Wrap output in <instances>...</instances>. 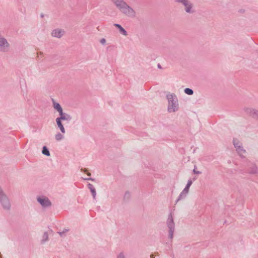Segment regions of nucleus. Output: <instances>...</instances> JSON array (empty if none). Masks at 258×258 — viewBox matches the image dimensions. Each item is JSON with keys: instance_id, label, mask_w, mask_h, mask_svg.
<instances>
[{"instance_id": "nucleus-1", "label": "nucleus", "mask_w": 258, "mask_h": 258, "mask_svg": "<svg viewBox=\"0 0 258 258\" xmlns=\"http://www.w3.org/2000/svg\"><path fill=\"white\" fill-rule=\"evenodd\" d=\"M120 10L128 16H135V12L122 0H113Z\"/></svg>"}, {"instance_id": "nucleus-2", "label": "nucleus", "mask_w": 258, "mask_h": 258, "mask_svg": "<svg viewBox=\"0 0 258 258\" xmlns=\"http://www.w3.org/2000/svg\"><path fill=\"white\" fill-rule=\"evenodd\" d=\"M167 99L169 102L168 111L169 112H175L178 109V103L176 97L172 94L167 95Z\"/></svg>"}, {"instance_id": "nucleus-3", "label": "nucleus", "mask_w": 258, "mask_h": 258, "mask_svg": "<svg viewBox=\"0 0 258 258\" xmlns=\"http://www.w3.org/2000/svg\"><path fill=\"white\" fill-rule=\"evenodd\" d=\"M233 144L236 148V150L239 155L241 157H244L246 155V152L243 149L240 145V143L237 139L233 140Z\"/></svg>"}, {"instance_id": "nucleus-4", "label": "nucleus", "mask_w": 258, "mask_h": 258, "mask_svg": "<svg viewBox=\"0 0 258 258\" xmlns=\"http://www.w3.org/2000/svg\"><path fill=\"white\" fill-rule=\"evenodd\" d=\"M9 46V44L6 39L0 37V51H5Z\"/></svg>"}, {"instance_id": "nucleus-5", "label": "nucleus", "mask_w": 258, "mask_h": 258, "mask_svg": "<svg viewBox=\"0 0 258 258\" xmlns=\"http://www.w3.org/2000/svg\"><path fill=\"white\" fill-rule=\"evenodd\" d=\"M63 34L64 31L60 29H54L51 32V35L57 38H60Z\"/></svg>"}, {"instance_id": "nucleus-6", "label": "nucleus", "mask_w": 258, "mask_h": 258, "mask_svg": "<svg viewBox=\"0 0 258 258\" xmlns=\"http://www.w3.org/2000/svg\"><path fill=\"white\" fill-rule=\"evenodd\" d=\"M38 202L43 207H47L51 205V203L46 198H38Z\"/></svg>"}, {"instance_id": "nucleus-7", "label": "nucleus", "mask_w": 258, "mask_h": 258, "mask_svg": "<svg viewBox=\"0 0 258 258\" xmlns=\"http://www.w3.org/2000/svg\"><path fill=\"white\" fill-rule=\"evenodd\" d=\"M179 2L182 3L185 7L186 12H191L190 9L192 8L191 5L187 0H179Z\"/></svg>"}, {"instance_id": "nucleus-8", "label": "nucleus", "mask_w": 258, "mask_h": 258, "mask_svg": "<svg viewBox=\"0 0 258 258\" xmlns=\"http://www.w3.org/2000/svg\"><path fill=\"white\" fill-rule=\"evenodd\" d=\"M59 115L60 117L57 118H59L60 120H70L71 118L70 115L63 113V111L62 112V113H60Z\"/></svg>"}, {"instance_id": "nucleus-9", "label": "nucleus", "mask_w": 258, "mask_h": 258, "mask_svg": "<svg viewBox=\"0 0 258 258\" xmlns=\"http://www.w3.org/2000/svg\"><path fill=\"white\" fill-rule=\"evenodd\" d=\"M56 122L58 127L60 129L61 133L63 134L65 133L66 131H65V129L61 123V120H60L59 118H57L56 119Z\"/></svg>"}, {"instance_id": "nucleus-10", "label": "nucleus", "mask_w": 258, "mask_h": 258, "mask_svg": "<svg viewBox=\"0 0 258 258\" xmlns=\"http://www.w3.org/2000/svg\"><path fill=\"white\" fill-rule=\"evenodd\" d=\"M114 26L118 28L119 30V32L122 34H123V35L124 36H126L127 35V32L124 29V28H123L121 25H119V24H114Z\"/></svg>"}, {"instance_id": "nucleus-11", "label": "nucleus", "mask_w": 258, "mask_h": 258, "mask_svg": "<svg viewBox=\"0 0 258 258\" xmlns=\"http://www.w3.org/2000/svg\"><path fill=\"white\" fill-rule=\"evenodd\" d=\"M53 106H54V108L56 110H57V111L59 112V113H62V109L61 107L60 106V105H59V103H53Z\"/></svg>"}, {"instance_id": "nucleus-12", "label": "nucleus", "mask_w": 258, "mask_h": 258, "mask_svg": "<svg viewBox=\"0 0 258 258\" xmlns=\"http://www.w3.org/2000/svg\"><path fill=\"white\" fill-rule=\"evenodd\" d=\"M168 226L169 228L170 229V232L172 233L173 231H171V229L173 227V223L172 217H171L170 219H168Z\"/></svg>"}, {"instance_id": "nucleus-13", "label": "nucleus", "mask_w": 258, "mask_h": 258, "mask_svg": "<svg viewBox=\"0 0 258 258\" xmlns=\"http://www.w3.org/2000/svg\"><path fill=\"white\" fill-rule=\"evenodd\" d=\"M191 184H192V181L190 180H188L187 184L186 187H185V188L184 189L183 191L187 192L188 191L189 188L190 186V185H191Z\"/></svg>"}, {"instance_id": "nucleus-14", "label": "nucleus", "mask_w": 258, "mask_h": 258, "mask_svg": "<svg viewBox=\"0 0 258 258\" xmlns=\"http://www.w3.org/2000/svg\"><path fill=\"white\" fill-rule=\"evenodd\" d=\"M42 153L44 155H45L46 156H49L50 155L49 152V151L48 150V149H47V148L46 147H44L43 148Z\"/></svg>"}, {"instance_id": "nucleus-15", "label": "nucleus", "mask_w": 258, "mask_h": 258, "mask_svg": "<svg viewBox=\"0 0 258 258\" xmlns=\"http://www.w3.org/2000/svg\"><path fill=\"white\" fill-rule=\"evenodd\" d=\"M55 138L56 140L60 141L63 138V136L61 134L58 133L55 135Z\"/></svg>"}, {"instance_id": "nucleus-16", "label": "nucleus", "mask_w": 258, "mask_h": 258, "mask_svg": "<svg viewBox=\"0 0 258 258\" xmlns=\"http://www.w3.org/2000/svg\"><path fill=\"white\" fill-rule=\"evenodd\" d=\"M184 92L188 95H192L193 94V91L189 88H186L184 90Z\"/></svg>"}, {"instance_id": "nucleus-17", "label": "nucleus", "mask_w": 258, "mask_h": 258, "mask_svg": "<svg viewBox=\"0 0 258 258\" xmlns=\"http://www.w3.org/2000/svg\"><path fill=\"white\" fill-rule=\"evenodd\" d=\"M100 42L101 44H104L106 43V40L104 38H102Z\"/></svg>"}, {"instance_id": "nucleus-18", "label": "nucleus", "mask_w": 258, "mask_h": 258, "mask_svg": "<svg viewBox=\"0 0 258 258\" xmlns=\"http://www.w3.org/2000/svg\"><path fill=\"white\" fill-rule=\"evenodd\" d=\"M193 171L195 174H200L201 173V172L200 171L196 170L195 168L194 169Z\"/></svg>"}, {"instance_id": "nucleus-19", "label": "nucleus", "mask_w": 258, "mask_h": 258, "mask_svg": "<svg viewBox=\"0 0 258 258\" xmlns=\"http://www.w3.org/2000/svg\"><path fill=\"white\" fill-rule=\"evenodd\" d=\"M91 192L92 193L93 197H95V195H96V192H95V189L91 190Z\"/></svg>"}, {"instance_id": "nucleus-20", "label": "nucleus", "mask_w": 258, "mask_h": 258, "mask_svg": "<svg viewBox=\"0 0 258 258\" xmlns=\"http://www.w3.org/2000/svg\"><path fill=\"white\" fill-rule=\"evenodd\" d=\"M91 192L92 193L93 197H95V195H96V192H95V189L91 190Z\"/></svg>"}, {"instance_id": "nucleus-21", "label": "nucleus", "mask_w": 258, "mask_h": 258, "mask_svg": "<svg viewBox=\"0 0 258 258\" xmlns=\"http://www.w3.org/2000/svg\"><path fill=\"white\" fill-rule=\"evenodd\" d=\"M84 172H86L88 175H89V176H90V175H91V173H90V172H88L87 171V170L86 169H85L84 170Z\"/></svg>"}, {"instance_id": "nucleus-22", "label": "nucleus", "mask_w": 258, "mask_h": 258, "mask_svg": "<svg viewBox=\"0 0 258 258\" xmlns=\"http://www.w3.org/2000/svg\"><path fill=\"white\" fill-rule=\"evenodd\" d=\"M118 258H124V255L122 253H120L118 256Z\"/></svg>"}, {"instance_id": "nucleus-23", "label": "nucleus", "mask_w": 258, "mask_h": 258, "mask_svg": "<svg viewBox=\"0 0 258 258\" xmlns=\"http://www.w3.org/2000/svg\"><path fill=\"white\" fill-rule=\"evenodd\" d=\"M89 188L90 189H91L92 188V185L89 184Z\"/></svg>"}, {"instance_id": "nucleus-24", "label": "nucleus", "mask_w": 258, "mask_h": 258, "mask_svg": "<svg viewBox=\"0 0 258 258\" xmlns=\"http://www.w3.org/2000/svg\"><path fill=\"white\" fill-rule=\"evenodd\" d=\"M91 189V190H93V189H94V188H91V189Z\"/></svg>"}]
</instances>
